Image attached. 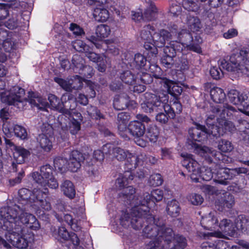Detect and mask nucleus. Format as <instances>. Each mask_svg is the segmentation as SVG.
<instances>
[{"mask_svg":"<svg viewBox=\"0 0 249 249\" xmlns=\"http://www.w3.org/2000/svg\"><path fill=\"white\" fill-rule=\"evenodd\" d=\"M23 211L20 205H16L14 207L10 206L1 208L0 210V227L4 225L16 228L18 225L20 226L22 231L24 227L31 230L36 231L40 228V224L33 214Z\"/></svg>","mask_w":249,"mask_h":249,"instance_id":"1","label":"nucleus"},{"mask_svg":"<svg viewBox=\"0 0 249 249\" xmlns=\"http://www.w3.org/2000/svg\"><path fill=\"white\" fill-rule=\"evenodd\" d=\"M145 100L141 104L142 110L146 113L158 112L162 108L169 111V116L174 119L176 114H179L182 110V106L179 99H173L170 105L168 104L169 96L167 94L159 92L156 94L146 92L144 94Z\"/></svg>","mask_w":249,"mask_h":249,"instance_id":"2","label":"nucleus"},{"mask_svg":"<svg viewBox=\"0 0 249 249\" xmlns=\"http://www.w3.org/2000/svg\"><path fill=\"white\" fill-rule=\"evenodd\" d=\"M133 210L134 217L131 222L132 227L136 230H140L142 227V235L147 238L160 237L162 233L167 229L165 223L160 218H156L155 216L149 212H141L138 214Z\"/></svg>","mask_w":249,"mask_h":249,"instance_id":"3","label":"nucleus"},{"mask_svg":"<svg viewBox=\"0 0 249 249\" xmlns=\"http://www.w3.org/2000/svg\"><path fill=\"white\" fill-rule=\"evenodd\" d=\"M218 116L217 123L215 125L210 123V119L207 120V125L209 127L207 130L203 127V133H206L210 136L212 135L213 137H218L223 135L226 131L232 132L235 129V126L229 121H228L226 116L230 117L236 112L235 109L229 105L224 106L216 105L213 109ZM204 135V134H203Z\"/></svg>","mask_w":249,"mask_h":249,"instance_id":"4","label":"nucleus"},{"mask_svg":"<svg viewBox=\"0 0 249 249\" xmlns=\"http://www.w3.org/2000/svg\"><path fill=\"white\" fill-rule=\"evenodd\" d=\"M167 28V30L162 29L155 37L157 45L160 48L164 47L166 41L173 39H178L185 45L194 41L192 34L189 30L181 28L175 23H169Z\"/></svg>","mask_w":249,"mask_h":249,"instance_id":"5","label":"nucleus"},{"mask_svg":"<svg viewBox=\"0 0 249 249\" xmlns=\"http://www.w3.org/2000/svg\"><path fill=\"white\" fill-rule=\"evenodd\" d=\"M160 237L150 241L147 249H184L187 243L185 237L176 234L173 229H167Z\"/></svg>","mask_w":249,"mask_h":249,"instance_id":"6","label":"nucleus"},{"mask_svg":"<svg viewBox=\"0 0 249 249\" xmlns=\"http://www.w3.org/2000/svg\"><path fill=\"white\" fill-rule=\"evenodd\" d=\"M25 91L18 86L12 87L9 90L2 92L0 94L1 101L9 106H14L19 110L23 109L28 101L30 99L37 98L40 102V98L33 91H29L28 99L24 97Z\"/></svg>","mask_w":249,"mask_h":249,"instance_id":"7","label":"nucleus"},{"mask_svg":"<svg viewBox=\"0 0 249 249\" xmlns=\"http://www.w3.org/2000/svg\"><path fill=\"white\" fill-rule=\"evenodd\" d=\"M220 231L212 233L213 236L219 238H226L227 235L232 236L236 230H241L249 232V217L240 215L238 217L235 225L229 219H224L219 223Z\"/></svg>","mask_w":249,"mask_h":249,"instance_id":"8","label":"nucleus"},{"mask_svg":"<svg viewBox=\"0 0 249 249\" xmlns=\"http://www.w3.org/2000/svg\"><path fill=\"white\" fill-rule=\"evenodd\" d=\"M220 67L230 72H238L245 68L249 71V48L241 50L239 53L231 55L228 60L221 59Z\"/></svg>","mask_w":249,"mask_h":249,"instance_id":"9","label":"nucleus"},{"mask_svg":"<svg viewBox=\"0 0 249 249\" xmlns=\"http://www.w3.org/2000/svg\"><path fill=\"white\" fill-rule=\"evenodd\" d=\"M163 197V191L157 189L153 190L149 194L147 192L139 195L135 200L138 206L135 208V213L137 214L141 212H150L151 208L156 205V203L161 201Z\"/></svg>","mask_w":249,"mask_h":249,"instance_id":"10","label":"nucleus"},{"mask_svg":"<svg viewBox=\"0 0 249 249\" xmlns=\"http://www.w3.org/2000/svg\"><path fill=\"white\" fill-rule=\"evenodd\" d=\"M133 179L132 172L124 170V174L120 175L115 182L116 187L120 190H123L118 194V197L128 204L134 202L136 189L132 186L129 185Z\"/></svg>","mask_w":249,"mask_h":249,"instance_id":"11","label":"nucleus"},{"mask_svg":"<svg viewBox=\"0 0 249 249\" xmlns=\"http://www.w3.org/2000/svg\"><path fill=\"white\" fill-rule=\"evenodd\" d=\"M3 227L0 229L5 231V237L10 243L18 249H25L28 246V241L25 237L24 231L20 226H16V228L4 225L2 222Z\"/></svg>","mask_w":249,"mask_h":249,"instance_id":"12","label":"nucleus"},{"mask_svg":"<svg viewBox=\"0 0 249 249\" xmlns=\"http://www.w3.org/2000/svg\"><path fill=\"white\" fill-rule=\"evenodd\" d=\"M49 190L45 188L42 190L34 189L32 191L31 203L32 207L36 213H40L41 211H49L52 206L48 197Z\"/></svg>","mask_w":249,"mask_h":249,"instance_id":"13","label":"nucleus"},{"mask_svg":"<svg viewBox=\"0 0 249 249\" xmlns=\"http://www.w3.org/2000/svg\"><path fill=\"white\" fill-rule=\"evenodd\" d=\"M155 30V27L149 24L143 27L140 34L142 39L145 40L143 47L148 51L147 54L151 56H156L158 53L157 48H159L157 45L155 37L159 35L161 29L158 33H156Z\"/></svg>","mask_w":249,"mask_h":249,"instance_id":"14","label":"nucleus"},{"mask_svg":"<svg viewBox=\"0 0 249 249\" xmlns=\"http://www.w3.org/2000/svg\"><path fill=\"white\" fill-rule=\"evenodd\" d=\"M183 160H181V164L187 170L192 174L190 178L192 180L195 182H200L199 179H202L201 167L198 162L193 158L192 154H181Z\"/></svg>","mask_w":249,"mask_h":249,"instance_id":"15","label":"nucleus"},{"mask_svg":"<svg viewBox=\"0 0 249 249\" xmlns=\"http://www.w3.org/2000/svg\"><path fill=\"white\" fill-rule=\"evenodd\" d=\"M130 67L133 70H149L153 75L156 76V73L160 72L161 69L156 64H151L147 60V58L140 53H136L130 64Z\"/></svg>","mask_w":249,"mask_h":249,"instance_id":"16","label":"nucleus"},{"mask_svg":"<svg viewBox=\"0 0 249 249\" xmlns=\"http://www.w3.org/2000/svg\"><path fill=\"white\" fill-rule=\"evenodd\" d=\"M230 101L238 106V109L249 116V92L240 93L235 90H231L229 93Z\"/></svg>","mask_w":249,"mask_h":249,"instance_id":"17","label":"nucleus"},{"mask_svg":"<svg viewBox=\"0 0 249 249\" xmlns=\"http://www.w3.org/2000/svg\"><path fill=\"white\" fill-rule=\"evenodd\" d=\"M53 133L52 129L49 130L47 133L40 134L37 138L39 145L34 150V154L39 157L44 152H49L53 148L52 139Z\"/></svg>","mask_w":249,"mask_h":249,"instance_id":"18","label":"nucleus"},{"mask_svg":"<svg viewBox=\"0 0 249 249\" xmlns=\"http://www.w3.org/2000/svg\"><path fill=\"white\" fill-rule=\"evenodd\" d=\"M31 153V149H27L19 145L15 146L13 152V160L10 166L11 171L17 172L18 170V165L27 161Z\"/></svg>","mask_w":249,"mask_h":249,"instance_id":"19","label":"nucleus"},{"mask_svg":"<svg viewBox=\"0 0 249 249\" xmlns=\"http://www.w3.org/2000/svg\"><path fill=\"white\" fill-rule=\"evenodd\" d=\"M195 127L190 128L188 130L189 135V140L190 144L194 148L195 150L199 153H202V144H197L196 142H201L202 139L201 133L202 132V125L196 122H194Z\"/></svg>","mask_w":249,"mask_h":249,"instance_id":"20","label":"nucleus"},{"mask_svg":"<svg viewBox=\"0 0 249 249\" xmlns=\"http://www.w3.org/2000/svg\"><path fill=\"white\" fill-rule=\"evenodd\" d=\"M205 95L209 94L212 99L215 103H220L224 101L226 94L223 90L216 87L214 84L207 83L203 86Z\"/></svg>","mask_w":249,"mask_h":249,"instance_id":"21","label":"nucleus"},{"mask_svg":"<svg viewBox=\"0 0 249 249\" xmlns=\"http://www.w3.org/2000/svg\"><path fill=\"white\" fill-rule=\"evenodd\" d=\"M85 160L83 154L78 151L73 150L70 154L68 169L71 172H76L81 168V163Z\"/></svg>","mask_w":249,"mask_h":249,"instance_id":"22","label":"nucleus"},{"mask_svg":"<svg viewBox=\"0 0 249 249\" xmlns=\"http://www.w3.org/2000/svg\"><path fill=\"white\" fill-rule=\"evenodd\" d=\"M71 61L75 67L80 68L79 74L84 78H90L94 74L93 68L89 65H83L82 63L83 59L79 55H73Z\"/></svg>","mask_w":249,"mask_h":249,"instance_id":"23","label":"nucleus"},{"mask_svg":"<svg viewBox=\"0 0 249 249\" xmlns=\"http://www.w3.org/2000/svg\"><path fill=\"white\" fill-rule=\"evenodd\" d=\"M126 130V134L128 137H129V134L133 137L140 138L145 133V125L140 121H131L128 124Z\"/></svg>","mask_w":249,"mask_h":249,"instance_id":"24","label":"nucleus"},{"mask_svg":"<svg viewBox=\"0 0 249 249\" xmlns=\"http://www.w3.org/2000/svg\"><path fill=\"white\" fill-rule=\"evenodd\" d=\"M130 119V115L127 112H122L118 114L117 124L119 135L125 140L130 139L126 134V128L128 126V122Z\"/></svg>","mask_w":249,"mask_h":249,"instance_id":"25","label":"nucleus"},{"mask_svg":"<svg viewBox=\"0 0 249 249\" xmlns=\"http://www.w3.org/2000/svg\"><path fill=\"white\" fill-rule=\"evenodd\" d=\"M160 83L163 84V86L167 88L168 93L173 99H179V96L182 92V88L173 81L166 78H160Z\"/></svg>","mask_w":249,"mask_h":249,"instance_id":"26","label":"nucleus"},{"mask_svg":"<svg viewBox=\"0 0 249 249\" xmlns=\"http://www.w3.org/2000/svg\"><path fill=\"white\" fill-rule=\"evenodd\" d=\"M66 115L71 118L69 126L70 132L72 135H75L80 130L81 122L83 120V116L80 112L76 110H70V114Z\"/></svg>","mask_w":249,"mask_h":249,"instance_id":"27","label":"nucleus"},{"mask_svg":"<svg viewBox=\"0 0 249 249\" xmlns=\"http://www.w3.org/2000/svg\"><path fill=\"white\" fill-rule=\"evenodd\" d=\"M18 203L22 205L20 207H22V210L23 211H29V208L32 206L31 202L32 191L27 188H21L18 190Z\"/></svg>","mask_w":249,"mask_h":249,"instance_id":"28","label":"nucleus"},{"mask_svg":"<svg viewBox=\"0 0 249 249\" xmlns=\"http://www.w3.org/2000/svg\"><path fill=\"white\" fill-rule=\"evenodd\" d=\"M51 107L64 115H70V110L64 107L65 105L56 95L50 93L48 97Z\"/></svg>","mask_w":249,"mask_h":249,"instance_id":"29","label":"nucleus"},{"mask_svg":"<svg viewBox=\"0 0 249 249\" xmlns=\"http://www.w3.org/2000/svg\"><path fill=\"white\" fill-rule=\"evenodd\" d=\"M140 163L139 156L135 153H130L125 160L124 170L126 172H132Z\"/></svg>","mask_w":249,"mask_h":249,"instance_id":"30","label":"nucleus"},{"mask_svg":"<svg viewBox=\"0 0 249 249\" xmlns=\"http://www.w3.org/2000/svg\"><path fill=\"white\" fill-rule=\"evenodd\" d=\"M3 24L0 22V40H2V47L6 52H10L14 47V43L12 41L11 38H7L8 36L7 31L2 27Z\"/></svg>","mask_w":249,"mask_h":249,"instance_id":"31","label":"nucleus"},{"mask_svg":"<svg viewBox=\"0 0 249 249\" xmlns=\"http://www.w3.org/2000/svg\"><path fill=\"white\" fill-rule=\"evenodd\" d=\"M223 196V197L217 199L215 202V204L218 207V209L220 211H222L225 208H231L234 203V197L229 193H226Z\"/></svg>","mask_w":249,"mask_h":249,"instance_id":"32","label":"nucleus"},{"mask_svg":"<svg viewBox=\"0 0 249 249\" xmlns=\"http://www.w3.org/2000/svg\"><path fill=\"white\" fill-rule=\"evenodd\" d=\"M92 14L94 18L98 22H105L109 17V11L102 5L94 8Z\"/></svg>","mask_w":249,"mask_h":249,"instance_id":"33","label":"nucleus"},{"mask_svg":"<svg viewBox=\"0 0 249 249\" xmlns=\"http://www.w3.org/2000/svg\"><path fill=\"white\" fill-rule=\"evenodd\" d=\"M81 47L80 51L82 52L85 53L86 56L89 58V59L93 62L98 63L103 60V58L99 54L95 53L92 51V48H90L89 45L86 44H83Z\"/></svg>","mask_w":249,"mask_h":249,"instance_id":"34","label":"nucleus"},{"mask_svg":"<svg viewBox=\"0 0 249 249\" xmlns=\"http://www.w3.org/2000/svg\"><path fill=\"white\" fill-rule=\"evenodd\" d=\"M147 126L145 132L146 138L151 142H157L160 134L159 128L153 124H149Z\"/></svg>","mask_w":249,"mask_h":249,"instance_id":"35","label":"nucleus"},{"mask_svg":"<svg viewBox=\"0 0 249 249\" xmlns=\"http://www.w3.org/2000/svg\"><path fill=\"white\" fill-rule=\"evenodd\" d=\"M61 189L64 195L70 199L75 196L76 191L73 183L69 180H65L61 185Z\"/></svg>","mask_w":249,"mask_h":249,"instance_id":"36","label":"nucleus"},{"mask_svg":"<svg viewBox=\"0 0 249 249\" xmlns=\"http://www.w3.org/2000/svg\"><path fill=\"white\" fill-rule=\"evenodd\" d=\"M158 14V9L155 3L152 1L149 3L142 14V18L148 21H152L156 19Z\"/></svg>","mask_w":249,"mask_h":249,"instance_id":"37","label":"nucleus"},{"mask_svg":"<svg viewBox=\"0 0 249 249\" xmlns=\"http://www.w3.org/2000/svg\"><path fill=\"white\" fill-rule=\"evenodd\" d=\"M248 170L243 167L232 169L222 168V169H220V174L222 173L225 174V175H222V177H224V179L225 180L231 179L234 176L240 174H246Z\"/></svg>","mask_w":249,"mask_h":249,"instance_id":"38","label":"nucleus"},{"mask_svg":"<svg viewBox=\"0 0 249 249\" xmlns=\"http://www.w3.org/2000/svg\"><path fill=\"white\" fill-rule=\"evenodd\" d=\"M221 169L218 166H216V169L214 170V171H212V170L210 168L206 169L205 171V174H203V180H210L213 177V175H215L218 178H221L224 179V177H222V175H225V174L223 173L220 174ZM218 182L221 184H227V181L223 180V179L218 180Z\"/></svg>","mask_w":249,"mask_h":249,"instance_id":"39","label":"nucleus"},{"mask_svg":"<svg viewBox=\"0 0 249 249\" xmlns=\"http://www.w3.org/2000/svg\"><path fill=\"white\" fill-rule=\"evenodd\" d=\"M166 210L167 213L171 217H177L179 215L180 210L178 202L175 199H172L168 202Z\"/></svg>","mask_w":249,"mask_h":249,"instance_id":"40","label":"nucleus"},{"mask_svg":"<svg viewBox=\"0 0 249 249\" xmlns=\"http://www.w3.org/2000/svg\"><path fill=\"white\" fill-rule=\"evenodd\" d=\"M137 77L130 71H123L120 73V78L123 82L128 85H133L136 82Z\"/></svg>","mask_w":249,"mask_h":249,"instance_id":"41","label":"nucleus"},{"mask_svg":"<svg viewBox=\"0 0 249 249\" xmlns=\"http://www.w3.org/2000/svg\"><path fill=\"white\" fill-rule=\"evenodd\" d=\"M186 23L193 32L198 31L201 28L200 19L196 17L192 16L190 14H187Z\"/></svg>","mask_w":249,"mask_h":249,"instance_id":"42","label":"nucleus"},{"mask_svg":"<svg viewBox=\"0 0 249 249\" xmlns=\"http://www.w3.org/2000/svg\"><path fill=\"white\" fill-rule=\"evenodd\" d=\"M200 2L202 0H183L182 6L188 11L196 12L199 10Z\"/></svg>","mask_w":249,"mask_h":249,"instance_id":"43","label":"nucleus"},{"mask_svg":"<svg viewBox=\"0 0 249 249\" xmlns=\"http://www.w3.org/2000/svg\"><path fill=\"white\" fill-rule=\"evenodd\" d=\"M113 106L115 110H124L129 107L128 101L124 97L116 96L113 100Z\"/></svg>","mask_w":249,"mask_h":249,"instance_id":"44","label":"nucleus"},{"mask_svg":"<svg viewBox=\"0 0 249 249\" xmlns=\"http://www.w3.org/2000/svg\"><path fill=\"white\" fill-rule=\"evenodd\" d=\"M136 205L132 209L131 214L127 212L122 213L120 218V223L123 227L126 228L130 225L132 226L131 221L132 218L134 217V214L133 213V210L138 206V204L136 203Z\"/></svg>","mask_w":249,"mask_h":249,"instance_id":"45","label":"nucleus"},{"mask_svg":"<svg viewBox=\"0 0 249 249\" xmlns=\"http://www.w3.org/2000/svg\"><path fill=\"white\" fill-rule=\"evenodd\" d=\"M110 33V27L106 24L98 25L96 29L97 36L101 39L107 37Z\"/></svg>","mask_w":249,"mask_h":249,"instance_id":"46","label":"nucleus"},{"mask_svg":"<svg viewBox=\"0 0 249 249\" xmlns=\"http://www.w3.org/2000/svg\"><path fill=\"white\" fill-rule=\"evenodd\" d=\"M130 153L129 150H125L118 147L113 149L114 157L118 160L120 161H125Z\"/></svg>","mask_w":249,"mask_h":249,"instance_id":"47","label":"nucleus"},{"mask_svg":"<svg viewBox=\"0 0 249 249\" xmlns=\"http://www.w3.org/2000/svg\"><path fill=\"white\" fill-rule=\"evenodd\" d=\"M87 112L92 119L100 120L101 119L105 118L104 115L96 107L90 106L88 107Z\"/></svg>","mask_w":249,"mask_h":249,"instance_id":"48","label":"nucleus"},{"mask_svg":"<svg viewBox=\"0 0 249 249\" xmlns=\"http://www.w3.org/2000/svg\"><path fill=\"white\" fill-rule=\"evenodd\" d=\"M13 131L15 135L19 138L21 140L27 139V132L26 129L24 127L18 124H16L13 127Z\"/></svg>","mask_w":249,"mask_h":249,"instance_id":"49","label":"nucleus"},{"mask_svg":"<svg viewBox=\"0 0 249 249\" xmlns=\"http://www.w3.org/2000/svg\"><path fill=\"white\" fill-rule=\"evenodd\" d=\"M218 148L222 152L228 153L233 150V146L230 141L222 140L219 142Z\"/></svg>","mask_w":249,"mask_h":249,"instance_id":"50","label":"nucleus"},{"mask_svg":"<svg viewBox=\"0 0 249 249\" xmlns=\"http://www.w3.org/2000/svg\"><path fill=\"white\" fill-rule=\"evenodd\" d=\"M140 75V79L141 81L144 84H151L153 80V77L154 76L156 78H159L160 79V78L159 77V76L156 74V76L152 75L147 72H142L141 73H138L137 76Z\"/></svg>","mask_w":249,"mask_h":249,"instance_id":"51","label":"nucleus"},{"mask_svg":"<svg viewBox=\"0 0 249 249\" xmlns=\"http://www.w3.org/2000/svg\"><path fill=\"white\" fill-rule=\"evenodd\" d=\"M163 180L160 174L151 175L149 178V183L151 186L156 187L160 186L163 183Z\"/></svg>","mask_w":249,"mask_h":249,"instance_id":"52","label":"nucleus"},{"mask_svg":"<svg viewBox=\"0 0 249 249\" xmlns=\"http://www.w3.org/2000/svg\"><path fill=\"white\" fill-rule=\"evenodd\" d=\"M40 172L45 178V179L50 178L53 176V168L49 164H46L40 167Z\"/></svg>","mask_w":249,"mask_h":249,"instance_id":"53","label":"nucleus"},{"mask_svg":"<svg viewBox=\"0 0 249 249\" xmlns=\"http://www.w3.org/2000/svg\"><path fill=\"white\" fill-rule=\"evenodd\" d=\"M164 109L165 113L159 112L156 116V119L160 124H167L169 119H171L169 116V111Z\"/></svg>","mask_w":249,"mask_h":249,"instance_id":"54","label":"nucleus"},{"mask_svg":"<svg viewBox=\"0 0 249 249\" xmlns=\"http://www.w3.org/2000/svg\"><path fill=\"white\" fill-rule=\"evenodd\" d=\"M173 149L172 148L163 147L160 149L162 160H172L174 158Z\"/></svg>","mask_w":249,"mask_h":249,"instance_id":"55","label":"nucleus"},{"mask_svg":"<svg viewBox=\"0 0 249 249\" xmlns=\"http://www.w3.org/2000/svg\"><path fill=\"white\" fill-rule=\"evenodd\" d=\"M120 57L124 64L127 66L129 65L130 67V64L132 63L134 58L131 53L126 51L122 53Z\"/></svg>","mask_w":249,"mask_h":249,"instance_id":"56","label":"nucleus"},{"mask_svg":"<svg viewBox=\"0 0 249 249\" xmlns=\"http://www.w3.org/2000/svg\"><path fill=\"white\" fill-rule=\"evenodd\" d=\"M174 58L171 56L163 54L161 58L160 61L163 66L165 68L167 69L171 68L174 63Z\"/></svg>","mask_w":249,"mask_h":249,"instance_id":"57","label":"nucleus"},{"mask_svg":"<svg viewBox=\"0 0 249 249\" xmlns=\"http://www.w3.org/2000/svg\"><path fill=\"white\" fill-rule=\"evenodd\" d=\"M169 45H172L176 53H181L186 48L185 45L180 41L176 39L175 40H170Z\"/></svg>","mask_w":249,"mask_h":249,"instance_id":"58","label":"nucleus"},{"mask_svg":"<svg viewBox=\"0 0 249 249\" xmlns=\"http://www.w3.org/2000/svg\"><path fill=\"white\" fill-rule=\"evenodd\" d=\"M24 176L25 172L22 169L19 172L17 176L15 178L9 179V185L11 187H13L16 185L17 184H19L21 182V180Z\"/></svg>","mask_w":249,"mask_h":249,"instance_id":"59","label":"nucleus"},{"mask_svg":"<svg viewBox=\"0 0 249 249\" xmlns=\"http://www.w3.org/2000/svg\"><path fill=\"white\" fill-rule=\"evenodd\" d=\"M182 8L179 4L172 3L169 8V12L171 15L174 17H177L181 14Z\"/></svg>","mask_w":249,"mask_h":249,"instance_id":"60","label":"nucleus"},{"mask_svg":"<svg viewBox=\"0 0 249 249\" xmlns=\"http://www.w3.org/2000/svg\"><path fill=\"white\" fill-rule=\"evenodd\" d=\"M19 26L18 19L16 17L10 18L4 23V26L10 30L16 29Z\"/></svg>","mask_w":249,"mask_h":249,"instance_id":"61","label":"nucleus"},{"mask_svg":"<svg viewBox=\"0 0 249 249\" xmlns=\"http://www.w3.org/2000/svg\"><path fill=\"white\" fill-rule=\"evenodd\" d=\"M54 81L67 91L71 90V85L64 79L58 77L54 78Z\"/></svg>","mask_w":249,"mask_h":249,"instance_id":"62","label":"nucleus"},{"mask_svg":"<svg viewBox=\"0 0 249 249\" xmlns=\"http://www.w3.org/2000/svg\"><path fill=\"white\" fill-rule=\"evenodd\" d=\"M189 200L194 205H198L202 203V197L196 194H192L189 196Z\"/></svg>","mask_w":249,"mask_h":249,"instance_id":"63","label":"nucleus"},{"mask_svg":"<svg viewBox=\"0 0 249 249\" xmlns=\"http://www.w3.org/2000/svg\"><path fill=\"white\" fill-rule=\"evenodd\" d=\"M210 73L213 79L218 80L220 79L223 75L222 71L216 67H211Z\"/></svg>","mask_w":249,"mask_h":249,"instance_id":"64","label":"nucleus"}]
</instances>
